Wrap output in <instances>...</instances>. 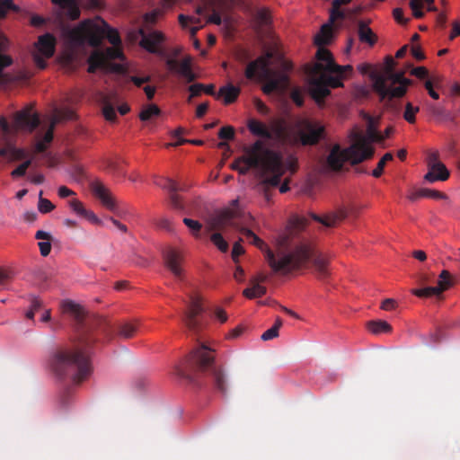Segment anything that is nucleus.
Here are the masks:
<instances>
[{
  "instance_id": "49",
  "label": "nucleus",
  "mask_w": 460,
  "mask_h": 460,
  "mask_svg": "<svg viewBox=\"0 0 460 460\" xmlns=\"http://www.w3.org/2000/svg\"><path fill=\"white\" fill-rule=\"evenodd\" d=\"M69 207L72 208L74 212L80 216H84V214H86V209L84 208L83 203L78 199L70 200Z\"/></svg>"
},
{
  "instance_id": "24",
  "label": "nucleus",
  "mask_w": 460,
  "mask_h": 460,
  "mask_svg": "<svg viewBox=\"0 0 460 460\" xmlns=\"http://www.w3.org/2000/svg\"><path fill=\"white\" fill-rule=\"evenodd\" d=\"M157 184L163 189L170 191V202L172 207L175 209H182L183 206L181 199L176 193L179 190L178 184L171 179H165L163 183L159 182Z\"/></svg>"
},
{
  "instance_id": "38",
  "label": "nucleus",
  "mask_w": 460,
  "mask_h": 460,
  "mask_svg": "<svg viewBox=\"0 0 460 460\" xmlns=\"http://www.w3.org/2000/svg\"><path fill=\"white\" fill-rule=\"evenodd\" d=\"M160 109L155 104H151L143 109L141 113L139 114V118L143 121H146L150 119L153 116L160 115Z\"/></svg>"
},
{
  "instance_id": "18",
  "label": "nucleus",
  "mask_w": 460,
  "mask_h": 460,
  "mask_svg": "<svg viewBox=\"0 0 460 460\" xmlns=\"http://www.w3.org/2000/svg\"><path fill=\"white\" fill-rule=\"evenodd\" d=\"M345 17L344 13L340 8L332 6L330 14V23L323 24L319 33L314 37V43L319 47H323L331 41L332 37V23L338 18L343 19Z\"/></svg>"
},
{
  "instance_id": "43",
  "label": "nucleus",
  "mask_w": 460,
  "mask_h": 460,
  "mask_svg": "<svg viewBox=\"0 0 460 460\" xmlns=\"http://www.w3.org/2000/svg\"><path fill=\"white\" fill-rule=\"evenodd\" d=\"M211 242L221 251V252H226L228 250V243L223 238L222 234L220 233H214L211 237Z\"/></svg>"
},
{
  "instance_id": "16",
  "label": "nucleus",
  "mask_w": 460,
  "mask_h": 460,
  "mask_svg": "<svg viewBox=\"0 0 460 460\" xmlns=\"http://www.w3.org/2000/svg\"><path fill=\"white\" fill-rule=\"evenodd\" d=\"M40 124L39 116L31 110H23L14 115L13 125L17 130L32 132Z\"/></svg>"
},
{
  "instance_id": "14",
  "label": "nucleus",
  "mask_w": 460,
  "mask_h": 460,
  "mask_svg": "<svg viewBox=\"0 0 460 460\" xmlns=\"http://www.w3.org/2000/svg\"><path fill=\"white\" fill-rule=\"evenodd\" d=\"M75 118L73 110L69 108L56 109L52 116L50 125L45 133L43 139L38 141L35 145V151L37 153H44L47 150V145L53 140V132L56 125L63 120H72Z\"/></svg>"
},
{
  "instance_id": "21",
  "label": "nucleus",
  "mask_w": 460,
  "mask_h": 460,
  "mask_svg": "<svg viewBox=\"0 0 460 460\" xmlns=\"http://www.w3.org/2000/svg\"><path fill=\"white\" fill-rule=\"evenodd\" d=\"M323 79L319 75L318 77L311 78L309 82L310 94L318 104L323 102L324 98L331 93Z\"/></svg>"
},
{
  "instance_id": "17",
  "label": "nucleus",
  "mask_w": 460,
  "mask_h": 460,
  "mask_svg": "<svg viewBox=\"0 0 460 460\" xmlns=\"http://www.w3.org/2000/svg\"><path fill=\"white\" fill-rule=\"evenodd\" d=\"M90 189L93 194L102 202V206L111 212L119 214L117 202L108 188L101 181H96L91 182Z\"/></svg>"
},
{
  "instance_id": "13",
  "label": "nucleus",
  "mask_w": 460,
  "mask_h": 460,
  "mask_svg": "<svg viewBox=\"0 0 460 460\" xmlns=\"http://www.w3.org/2000/svg\"><path fill=\"white\" fill-rule=\"evenodd\" d=\"M128 37L135 41L138 37L141 38L139 45L141 48L152 54L163 55L164 52L160 49V45L164 41V35L161 31H152L146 32L140 28L136 31L130 32Z\"/></svg>"
},
{
  "instance_id": "61",
  "label": "nucleus",
  "mask_w": 460,
  "mask_h": 460,
  "mask_svg": "<svg viewBox=\"0 0 460 460\" xmlns=\"http://www.w3.org/2000/svg\"><path fill=\"white\" fill-rule=\"evenodd\" d=\"M58 196L62 199H65L66 197H69V196H73V195H75V192L70 189H68L67 187L66 186H60L58 188Z\"/></svg>"
},
{
  "instance_id": "25",
  "label": "nucleus",
  "mask_w": 460,
  "mask_h": 460,
  "mask_svg": "<svg viewBox=\"0 0 460 460\" xmlns=\"http://www.w3.org/2000/svg\"><path fill=\"white\" fill-rule=\"evenodd\" d=\"M191 58L190 56L184 58L181 61H179L175 73L179 74L186 79L188 83H191L196 80L197 75L191 68Z\"/></svg>"
},
{
  "instance_id": "58",
  "label": "nucleus",
  "mask_w": 460,
  "mask_h": 460,
  "mask_svg": "<svg viewBox=\"0 0 460 460\" xmlns=\"http://www.w3.org/2000/svg\"><path fill=\"white\" fill-rule=\"evenodd\" d=\"M46 58H44V56L40 55V53H37L33 56V60H34L35 65L40 69H43L46 67V66H47V63L45 60Z\"/></svg>"
},
{
  "instance_id": "63",
  "label": "nucleus",
  "mask_w": 460,
  "mask_h": 460,
  "mask_svg": "<svg viewBox=\"0 0 460 460\" xmlns=\"http://www.w3.org/2000/svg\"><path fill=\"white\" fill-rule=\"evenodd\" d=\"M208 22L214 23V24H217V25H220L221 22H222V19H221L220 13L217 11L213 10L212 14L208 19Z\"/></svg>"
},
{
  "instance_id": "11",
  "label": "nucleus",
  "mask_w": 460,
  "mask_h": 460,
  "mask_svg": "<svg viewBox=\"0 0 460 460\" xmlns=\"http://www.w3.org/2000/svg\"><path fill=\"white\" fill-rule=\"evenodd\" d=\"M124 58V54L120 46H113L107 48L105 51H93L88 58V72L95 73L97 69H108L110 67V61L114 59Z\"/></svg>"
},
{
  "instance_id": "5",
  "label": "nucleus",
  "mask_w": 460,
  "mask_h": 460,
  "mask_svg": "<svg viewBox=\"0 0 460 460\" xmlns=\"http://www.w3.org/2000/svg\"><path fill=\"white\" fill-rule=\"evenodd\" d=\"M396 62L394 58H385V67L383 74L378 72L371 73L373 89L378 94L382 102H390L394 99H399L405 95L408 87L412 81L404 77L403 72L394 70Z\"/></svg>"
},
{
  "instance_id": "20",
  "label": "nucleus",
  "mask_w": 460,
  "mask_h": 460,
  "mask_svg": "<svg viewBox=\"0 0 460 460\" xmlns=\"http://www.w3.org/2000/svg\"><path fill=\"white\" fill-rule=\"evenodd\" d=\"M349 213H356L354 207H351L349 210L344 208H341L338 210L323 217L317 216L315 214H312L311 217L314 220L321 223L324 226L332 227L335 226L338 223L344 220Z\"/></svg>"
},
{
  "instance_id": "42",
  "label": "nucleus",
  "mask_w": 460,
  "mask_h": 460,
  "mask_svg": "<svg viewBox=\"0 0 460 460\" xmlns=\"http://www.w3.org/2000/svg\"><path fill=\"white\" fill-rule=\"evenodd\" d=\"M392 159H393V155L391 153L385 154L384 156L378 162L376 168L375 170H373L372 175L376 178L380 177L383 173L384 167H385L386 162L391 161Z\"/></svg>"
},
{
  "instance_id": "19",
  "label": "nucleus",
  "mask_w": 460,
  "mask_h": 460,
  "mask_svg": "<svg viewBox=\"0 0 460 460\" xmlns=\"http://www.w3.org/2000/svg\"><path fill=\"white\" fill-rule=\"evenodd\" d=\"M164 260L166 268L179 279H183V270L181 266L182 257L179 252L172 248H168L164 252Z\"/></svg>"
},
{
  "instance_id": "55",
  "label": "nucleus",
  "mask_w": 460,
  "mask_h": 460,
  "mask_svg": "<svg viewBox=\"0 0 460 460\" xmlns=\"http://www.w3.org/2000/svg\"><path fill=\"white\" fill-rule=\"evenodd\" d=\"M393 15L395 21L401 24H406L409 22V19H405L403 17V11L402 8H395L393 12Z\"/></svg>"
},
{
  "instance_id": "64",
  "label": "nucleus",
  "mask_w": 460,
  "mask_h": 460,
  "mask_svg": "<svg viewBox=\"0 0 460 460\" xmlns=\"http://www.w3.org/2000/svg\"><path fill=\"white\" fill-rule=\"evenodd\" d=\"M453 28L449 39L452 40L456 37L460 36V22H453Z\"/></svg>"
},
{
  "instance_id": "12",
  "label": "nucleus",
  "mask_w": 460,
  "mask_h": 460,
  "mask_svg": "<svg viewBox=\"0 0 460 460\" xmlns=\"http://www.w3.org/2000/svg\"><path fill=\"white\" fill-rule=\"evenodd\" d=\"M203 312L201 300L199 296L191 295L188 309L184 312L182 321L188 330L193 334L199 333L203 329V322L200 315Z\"/></svg>"
},
{
  "instance_id": "7",
  "label": "nucleus",
  "mask_w": 460,
  "mask_h": 460,
  "mask_svg": "<svg viewBox=\"0 0 460 460\" xmlns=\"http://www.w3.org/2000/svg\"><path fill=\"white\" fill-rule=\"evenodd\" d=\"M270 54H267L265 57H259L247 65L244 72L247 79H257L264 82L261 89L268 95L275 91L284 92L289 85V77L286 73L274 72L270 69Z\"/></svg>"
},
{
  "instance_id": "10",
  "label": "nucleus",
  "mask_w": 460,
  "mask_h": 460,
  "mask_svg": "<svg viewBox=\"0 0 460 460\" xmlns=\"http://www.w3.org/2000/svg\"><path fill=\"white\" fill-rule=\"evenodd\" d=\"M324 128L319 122L302 119L291 136L293 145L313 146L323 137Z\"/></svg>"
},
{
  "instance_id": "6",
  "label": "nucleus",
  "mask_w": 460,
  "mask_h": 460,
  "mask_svg": "<svg viewBox=\"0 0 460 460\" xmlns=\"http://www.w3.org/2000/svg\"><path fill=\"white\" fill-rule=\"evenodd\" d=\"M214 351L205 344L195 349L186 358V368H176V374L181 378L192 380L189 371L210 370L215 387L222 394L226 392V379L220 367L214 365Z\"/></svg>"
},
{
  "instance_id": "51",
  "label": "nucleus",
  "mask_w": 460,
  "mask_h": 460,
  "mask_svg": "<svg viewBox=\"0 0 460 460\" xmlns=\"http://www.w3.org/2000/svg\"><path fill=\"white\" fill-rule=\"evenodd\" d=\"M291 99L295 102V104L298 107L303 106L304 104V96L302 92L298 88H295L291 92Z\"/></svg>"
},
{
  "instance_id": "44",
  "label": "nucleus",
  "mask_w": 460,
  "mask_h": 460,
  "mask_svg": "<svg viewBox=\"0 0 460 460\" xmlns=\"http://www.w3.org/2000/svg\"><path fill=\"white\" fill-rule=\"evenodd\" d=\"M420 195H422V198H429L434 199H447V196L446 194L438 190L427 188L420 189Z\"/></svg>"
},
{
  "instance_id": "26",
  "label": "nucleus",
  "mask_w": 460,
  "mask_h": 460,
  "mask_svg": "<svg viewBox=\"0 0 460 460\" xmlns=\"http://www.w3.org/2000/svg\"><path fill=\"white\" fill-rule=\"evenodd\" d=\"M427 6L429 12H436L437 7L434 5V0H411L410 7L415 18L420 19L424 16L422 8Z\"/></svg>"
},
{
  "instance_id": "2",
  "label": "nucleus",
  "mask_w": 460,
  "mask_h": 460,
  "mask_svg": "<svg viewBox=\"0 0 460 460\" xmlns=\"http://www.w3.org/2000/svg\"><path fill=\"white\" fill-rule=\"evenodd\" d=\"M63 314L70 315L79 326L77 341L71 346L58 348L52 355L50 367L59 379H70L79 385L92 373L90 356L96 335L106 339L112 337L110 323L100 316L92 318L86 315L84 309L72 300H64L60 305Z\"/></svg>"
},
{
  "instance_id": "62",
  "label": "nucleus",
  "mask_w": 460,
  "mask_h": 460,
  "mask_svg": "<svg viewBox=\"0 0 460 460\" xmlns=\"http://www.w3.org/2000/svg\"><path fill=\"white\" fill-rule=\"evenodd\" d=\"M215 316L220 323H226L227 321V314L226 311L220 307L215 309Z\"/></svg>"
},
{
  "instance_id": "22",
  "label": "nucleus",
  "mask_w": 460,
  "mask_h": 460,
  "mask_svg": "<svg viewBox=\"0 0 460 460\" xmlns=\"http://www.w3.org/2000/svg\"><path fill=\"white\" fill-rule=\"evenodd\" d=\"M36 47L38 53L44 56V58H49L55 52L56 39L52 34L46 33L39 37Z\"/></svg>"
},
{
  "instance_id": "9",
  "label": "nucleus",
  "mask_w": 460,
  "mask_h": 460,
  "mask_svg": "<svg viewBox=\"0 0 460 460\" xmlns=\"http://www.w3.org/2000/svg\"><path fill=\"white\" fill-rule=\"evenodd\" d=\"M104 33L103 27H100L89 20L82 22L73 29L68 27L63 29V35L72 48H80L85 43L93 47H98L104 37Z\"/></svg>"
},
{
  "instance_id": "29",
  "label": "nucleus",
  "mask_w": 460,
  "mask_h": 460,
  "mask_svg": "<svg viewBox=\"0 0 460 460\" xmlns=\"http://www.w3.org/2000/svg\"><path fill=\"white\" fill-rule=\"evenodd\" d=\"M358 34L359 40L373 46L376 42V36L373 31L364 22H358Z\"/></svg>"
},
{
  "instance_id": "35",
  "label": "nucleus",
  "mask_w": 460,
  "mask_h": 460,
  "mask_svg": "<svg viewBox=\"0 0 460 460\" xmlns=\"http://www.w3.org/2000/svg\"><path fill=\"white\" fill-rule=\"evenodd\" d=\"M102 23H103V31H105V33H104V37L107 38V40L110 41L111 44H112L113 46H120L121 44V40H120V37H119V32L111 28L107 22H105L104 21H102Z\"/></svg>"
},
{
  "instance_id": "37",
  "label": "nucleus",
  "mask_w": 460,
  "mask_h": 460,
  "mask_svg": "<svg viewBox=\"0 0 460 460\" xmlns=\"http://www.w3.org/2000/svg\"><path fill=\"white\" fill-rule=\"evenodd\" d=\"M427 166L428 169H445V164L439 161V154L438 152H431L429 154L427 157Z\"/></svg>"
},
{
  "instance_id": "27",
  "label": "nucleus",
  "mask_w": 460,
  "mask_h": 460,
  "mask_svg": "<svg viewBox=\"0 0 460 460\" xmlns=\"http://www.w3.org/2000/svg\"><path fill=\"white\" fill-rule=\"evenodd\" d=\"M248 128L254 136L261 137L269 140L273 138V135L271 131L267 128V126L256 119L249 120Z\"/></svg>"
},
{
  "instance_id": "41",
  "label": "nucleus",
  "mask_w": 460,
  "mask_h": 460,
  "mask_svg": "<svg viewBox=\"0 0 460 460\" xmlns=\"http://www.w3.org/2000/svg\"><path fill=\"white\" fill-rule=\"evenodd\" d=\"M419 110L418 106H413L411 102H407L405 105L403 119L409 123H414L416 120L415 115Z\"/></svg>"
},
{
  "instance_id": "50",
  "label": "nucleus",
  "mask_w": 460,
  "mask_h": 460,
  "mask_svg": "<svg viewBox=\"0 0 460 460\" xmlns=\"http://www.w3.org/2000/svg\"><path fill=\"white\" fill-rule=\"evenodd\" d=\"M205 88V84L197 83L194 84H191L189 87V91L190 93L188 101L190 102L193 97L199 96L200 93L203 92V89Z\"/></svg>"
},
{
  "instance_id": "40",
  "label": "nucleus",
  "mask_w": 460,
  "mask_h": 460,
  "mask_svg": "<svg viewBox=\"0 0 460 460\" xmlns=\"http://www.w3.org/2000/svg\"><path fill=\"white\" fill-rule=\"evenodd\" d=\"M254 19L260 25H268L270 22V14L269 9H257L254 13Z\"/></svg>"
},
{
  "instance_id": "36",
  "label": "nucleus",
  "mask_w": 460,
  "mask_h": 460,
  "mask_svg": "<svg viewBox=\"0 0 460 460\" xmlns=\"http://www.w3.org/2000/svg\"><path fill=\"white\" fill-rule=\"evenodd\" d=\"M243 296L247 298H255L261 297L266 293V288L260 285L258 282L252 283V287L251 288H245L243 290Z\"/></svg>"
},
{
  "instance_id": "30",
  "label": "nucleus",
  "mask_w": 460,
  "mask_h": 460,
  "mask_svg": "<svg viewBox=\"0 0 460 460\" xmlns=\"http://www.w3.org/2000/svg\"><path fill=\"white\" fill-rule=\"evenodd\" d=\"M449 171L445 166V169H428V172L424 175V180L429 183H433L437 181H447L449 178Z\"/></svg>"
},
{
  "instance_id": "31",
  "label": "nucleus",
  "mask_w": 460,
  "mask_h": 460,
  "mask_svg": "<svg viewBox=\"0 0 460 460\" xmlns=\"http://www.w3.org/2000/svg\"><path fill=\"white\" fill-rule=\"evenodd\" d=\"M102 114L108 121H114L116 119L115 109L111 103V96L105 94L102 97Z\"/></svg>"
},
{
  "instance_id": "48",
  "label": "nucleus",
  "mask_w": 460,
  "mask_h": 460,
  "mask_svg": "<svg viewBox=\"0 0 460 460\" xmlns=\"http://www.w3.org/2000/svg\"><path fill=\"white\" fill-rule=\"evenodd\" d=\"M8 10H17L12 0H0V17H4Z\"/></svg>"
},
{
  "instance_id": "3",
  "label": "nucleus",
  "mask_w": 460,
  "mask_h": 460,
  "mask_svg": "<svg viewBox=\"0 0 460 460\" xmlns=\"http://www.w3.org/2000/svg\"><path fill=\"white\" fill-rule=\"evenodd\" d=\"M256 169L261 182L265 186L276 187L279 185L281 177L287 169L291 172L297 168V160L294 156L288 157L286 164L282 155L268 148L262 140H256L253 144L243 147V155L231 164V169L245 175L250 169Z\"/></svg>"
},
{
  "instance_id": "57",
  "label": "nucleus",
  "mask_w": 460,
  "mask_h": 460,
  "mask_svg": "<svg viewBox=\"0 0 460 460\" xmlns=\"http://www.w3.org/2000/svg\"><path fill=\"white\" fill-rule=\"evenodd\" d=\"M244 252V249L239 242L235 243L232 250V258L234 261H238V257Z\"/></svg>"
},
{
  "instance_id": "53",
  "label": "nucleus",
  "mask_w": 460,
  "mask_h": 460,
  "mask_svg": "<svg viewBox=\"0 0 460 460\" xmlns=\"http://www.w3.org/2000/svg\"><path fill=\"white\" fill-rule=\"evenodd\" d=\"M253 102H254V106H255L256 110L258 111V112H260L263 115H266L269 113V111H270L269 108L261 99L255 98Z\"/></svg>"
},
{
  "instance_id": "60",
  "label": "nucleus",
  "mask_w": 460,
  "mask_h": 460,
  "mask_svg": "<svg viewBox=\"0 0 460 460\" xmlns=\"http://www.w3.org/2000/svg\"><path fill=\"white\" fill-rule=\"evenodd\" d=\"M396 301L393 298H386L383 301L381 308L385 311H390L395 308Z\"/></svg>"
},
{
  "instance_id": "39",
  "label": "nucleus",
  "mask_w": 460,
  "mask_h": 460,
  "mask_svg": "<svg viewBox=\"0 0 460 460\" xmlns=\"http://www.w3.org/2000/svg\"><path fill=\"white\" fill-rule=\"evenodd\" d=\"M183 223L190 230L191 234L195 238H199L200 236V231L202 229V225L199 221L193 220V219H190L188 217H184Z\"/></svg>"
},
{
  "instance_id": "56",
  "label": "nucleus",
  "mask_w": 460,
  "mask_h": 460,
  "mask_svg": "<svg viewBox=\"0 0 460 460\" xmlns=\"http://www.w3.org/2000/svg\"><path fill=\"white\" fill-rule=\"evenodd\" d=\"M411 75H415L420 79H424L428 76L429 71L424 66H418L411 70Z\"/></svg>"
},
{
  "instance_id": "45",
  "label": "nucleus",
  "mask_w": 460,
  "mask_h": 460,
  "mask_svg": "<svg viewBox=\"0 0 460 460\" xmlns=\"http://www.w3.org/2000/svg\"><path fill=\"white\" fill-rule=\"evenodd\" d=\"M32 160L27 159L11 172L13 178L24 176L27 169L31 165Z\"/></svg>"
},
{
  "instance_id": "34",
  "label": "nucleus",
  "mask_w": 460,
  "mask_h": 460,
  "mask_svg": "<svg viewBox=\"0 0 460 460\" xmlns=\"http://www.w3.org/2000/svg\"><path fill=\"white\" fill-rule=\"evenodd\" d=\"M137 330V325L135 323H124L119 325L118 333L124 339H129L134 336Z\"/></svg>"
},
{
  "instance_id": "8",
  "label": "nucleus",
  "mask_w": 460,
  "mask_h": 460,
  "mask_svg": "<svg viewBox=\"0 0 460 460\" xmlns=\"http://www.w3.org/2000/svg\"><path fill=\"white\" fill-rule=\"evenodd\" d=\"M317 63L313 67V73L320 75L321 78H324L327 87L338 88L343 86L342 79L346 72H352L353 68L350 65L340 66L334 62L332 53L319 47L316 52Z\"/></svg>"
},
{
  "instance_id": "59",
  "label": "nucleus",
  "mask_w": 460,
  "mask_h": 460,
  "mask_svg": "<svg viewBox=\"0 0 460 460\" xmlns=\"http://www.w3.org/2000/svg\"><path fill=\"white\" fill-rule=\"evenodd\" d=\"M358 71L362 74V75H368L369 77L371 78V73L372 72H376L372 66L370 64H367V63H363V64H360L358 66Z\"/></svg>"
},
{
  "instance_id": "54",
  "label": "nucleus",
  "mask_w": 460,
  "mask_h": 460,
  "mask_svg": "<svg viewBox=\"0 0 460 460\" xmlns=\"http://www.w3.org/2000/svg\"><path fill=\"white\" fill-rule=\"evenodd\" d=\"M279 336V332L276 330V328H270L269 330H267L266 332H264L262 334H261V340L266 341H270V340H272L276 337Z\"/></svg>"
},
{
  "instance_id": "52",
  "label": "nucleus",
  "mask_w": 460,
  "mask_h": 460,
  "mask_svg": "<svg viewBox=\"0 0 460 460\" xmlns=\"http://www.w3.org/2000/svg\"><path fill=\"white\" fill-rule=\"evenodd\" d=\"M38 245H39V248H40V254L43 257H46V256H48L50 253V251H51V243H50V241L39 242Z\"/></svg>"
},
{
  "instance_id": "32",
  "label": "nucleus",
  "mask_w": 460,
  "mask_h": 460,
  "mask_svg": "<svg viewBox=\"0 0 460 460\" xmlns=\"http://www.w3.org/2000/svg\"><path fill=\"white\" fill-rule=\"evenodd\" d=\"M367 329L374 334L386 333L392 331V326L385 321H370L367 324Z\"/></svg>"
},
{
  "instance_id": "15",
  "label": "nucleus",
  "mask_w": 460,
  "mask_h": 460,
  "mask_svg": "<svg viewBox=\"0 0 460 460\" xmlns=\"http://www.w3.org/2000/svg\"><path fill=\"white\" fill-rule=\"evenodd\" d=\"M438 279H439L437 286L413 289L412 294L419 297H440L441 294L453 285V281L451 279V274L448 270H446L441 271Z\"/></svg>"
},
{
  "instance_id": "46",
  "label": "nucleus",
  "mask_w": 460,
  "mask_h": 460,
  "mask_svg": "<svg viewBox=\"0 0 460 460\" xmlns=\"http://www.w3.org/2000/svg\"><path fill=\"white\" fill-rule=\"evenodd\" d=\"M42 191L40 192L38 208L41 213H49L54 209V205L47 199L41 198Z\"/></svg>"
},
{
  "instance_id": "47",
  "label": "nucleus",
  "mask_w": 460,
  "mask_h": 460,
  "mask_svg": "<svg viewBox=\"0 0 460 460\" xmlns=\"http://www.w3.org/2000/svg\"><path fill=\"white\" fill-rule=\"evenodd\" d=\"M218 137L226 140H232L234 137V128L231 126H226L220 128Z\"/></svg>"
},
{
  "instance_id": "4",
  "label": "nucleus",
  "mask_w": 460,
  "mask_h": 460,
  "mask_svg": "<svg viewBox=\"0 0 460 460\" xmlns=\"http://www.w3.org/2000/svg\"><path fill=\"white\" fill-rule=\"evenodd\" d=\"M366 117L367 119V136L357 134L353 143L345 149H341L338 144L334 145L326 159L327 166L330 169L340 171L346 161H349L351 164H358L372 158L375 148L370 142L382 141L383 137L376 131L374 119L369 115H366Z\"/></svg>"
},
{
  "instance_id": "33",
  "label": "nucleus",
  "mask_w": 460,
  "mask_h": 460,
  "mask_svg": "<svg viewBox=\"0 0 460 460\" xmlns=\"http://www.w3.org/2000/svg\"><path fill=\"white\" fill-rule=\"evenodd\" d=\"M0 155H5L10 162L20 161L27 157V153L22 148L11 147L0 150Z\"/></svg>"
},
{
  "instance_id": "28",
  "label": "nucleus",
  "mask_w": 460,
  "mask_h": 460,
  "mask_svg": "<svg viewBox=\"0 0 460 460\" xmlns=\"http://www.w3.org/2000/svg\"><path fill=\"white\" fill-rule=\"evenodd\" d=\"M239 94L240 88L233 85L232 84H228L219 89L217 97H224L225 104H230L235 102Z\"/></svg>"
},
{
  "instance_id": "1",
  "label": "nucleus",
  "mask_w": 460,
  "mask_h": 460,
  "mask_svg": "<svg viewBox=\"0 0 460 460\" xmlns=\"http://www.w3.org/2000/svg\"><path fill=\"white\" fill-rule=\"evenodd\" d=\"M254 218L251 215L241 214L234 208H224L215 212L208 220L210 231H222L227 227L237 230L251 243L264 252L266 261L276 272L289 273L307 266L311 261L320 279L329 276V260L314 249L307 241L301 242L290 249L279 247L276 252L252 230Z\"/></svg>"
},
{
  "instance_id": "23",
  "label": "nucleus",
  "mask_w": 460,
  "mask_h": 460,
  "mask_svg": "<svg viewBox=\"0 0 460 460\" xmlns=\"http://www.w3.org/2000/svg\"><path fill=\"white\" fill-rule=\"evenodd\" d=\"M51 2L58 5L69 19L76 20L79 18L80 9L77 5L76 0H51Z\"/></svg>"
}]
</instances>
